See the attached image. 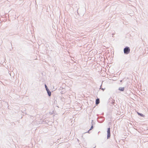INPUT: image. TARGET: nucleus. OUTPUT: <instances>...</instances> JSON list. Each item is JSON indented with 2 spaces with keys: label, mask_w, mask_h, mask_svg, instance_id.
Wrapping results in <instances>:
<instances>
[{
  "label": "nucleus",
  "mask_w": 148,
  "mask_h": 148,
  "mask_svg": "<svg viewBox=\"0 0 148 148\" xmlns=\"http://www.w3.org/2000/svg\"><path fill=\"white\" fill-rule=\"evenodd\" d=\"M45 88H46V90H49L48 88H47V86H46V85H45Z\"/></svg>",
  "instance_id": "0eeeda50"
},
{
  "label": "nucleus",
  "mask_w": 148,
  "mask_h": 148,
  "mask_svg": "<svg viewBox=\"0 0 148 148\" xmlns=\"http://www.w3.org/2000/svg\"><path fill=\"white\" fill-rule=\"evenodd\" d=\"M103 81H102L101 83L103 84Z\"/></svg>",
  "instance_id": "9d476101"
},
{
  "label": "nucleus",
  "mask_w": 148,
  "mask_h": 148,
  "mask_svg": "<svg viewBox=\"0 0 148 148\" xmlns=\"http://www.w3.org/2000/svg\"><path fill=\"white\" fill-rule=\"evenodd\" d=\"M99 103V99H97L96 101V105L98 104Z\"/></svg>",
  "instance_id": "20e7f679"
},
{
  "label": "nucleus",
  "mask_w": 148,
  "mask_h": 148,
  "mask_svg": "<svg viewBox=\"0 0 148 148\" xmlns=\"http://www.w3.org/2000/svg\"><path fill=\"white\" fill-rule=\"evenodd\" d=\"M47 91L48 95L49 96H50L51 95V92L49 90H47Z\"/></svg>",
  "instance_id": "7ed1b4c3"
},
{
  "label": "nucleus",
  "mask_w": 148,
  "mask_h": 148,
  "mask_svg": "<svg viewBox=\"0 0 148 148\" xmlns=\"http://www.w3.org/2000/svg\"><path fill=\"white\" fill-rule=\"evenodd\" d=\"M123 51L124 54H128L130 52V49L129 47L127 46L124 49Z\"/></svg>",
  "instance_id": "f257e3e1"
},
{
  "label": "nucleus",
  "mask_w": 148,
  "mask_h": 148,
  "mask_svg": "<svg viewBox=\"0 0 148 148\" xmlns=\"http://www.w3.org/2000/svg\"><path fill=\"white\" fill-rule=\"evenodd\" d=\"M137 113L138 114V115H140L141 116H143V114H140V113H138V112H137Z\"/></svg>",
  "instance_id": "423d86ee"
},
{
  "label": "nucleus",
  "mask_w": 148,
  "mask_h": 148,
  "mask_svg": "<svg viewBox=\"0 0 148 148\" xmlns=\"http://www.w3.org/2000/svg\"><path fill=\"white\" fill-rule=\"evenodd\" d=\"M107 138H109L110 136V128H109L107 130Z\"/></svg>",
  "instance_id": "f03ea898"
},
{
  "label": "nucleus",
  "mask_w": 148,
  "mask_h": 148,
  "mask_svg": "<svg viewBox=\"0 0 148 148\" xmlns=\"http://www.w3.org/2000/svg\"><path fill=\"white\" fill-rule=\"evenodd\" d=\"M120 81L121 82L122 81V80H121V81Z\"/></svg>",
  "instance_id": "1a4fd4ad"
},
{
  "label": "nucleus",
  "mask_w": 148,
  "mask_h": 148,
  "mask_svg": "<svg viewBox=\"0 0 148 148\" xmlns=\"http://www.w3.org/2000/svg\"><path fill=\"white\" fill-rule=\"evenodd\" d=\"M93 128V126H92L90 128V129L89 130H92Z\"/></svg>",
  "instance_id": "6e6552de"
},
{
  "label": "nucleus",
  "mask_w": 148,
  "mask_h": 148,
  "mask_svg": "<svg viewBox=\"0 0 148 148\" xmlns=\"http://www.w3.org/2000/svg\"><path fill=\"white\" fill-rule=\"evenodd\" d=\"M119 90L121 91H123L124 90V87H120L119 88Z\"/></svg>",
  "instance_id": "39448f33"
}]
</instances>
